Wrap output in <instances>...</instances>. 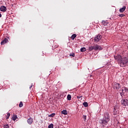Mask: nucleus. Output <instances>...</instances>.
<instances>
[{"mask_svg": "<svg viewBox=\"0 0 128 128\" xmlns=\"http://www.w3.org/2000/svg\"><path fill=\"white\" fill-rule=\"evenodd\" d=\"M102 24H103V26H107L108 24V21L102 20Z\"/></svg>", "mask_w": 128, "mask_h": 128, "instance_id": "10", "label": "nucleus"}, {"mask_svg": "<svg viewBox=\"0 0 128 128\" xmlns=\"http://www.w3.org/2000/svg\"><path fill=\"white\" fill-rule=\"evenodd\" d=\"M10 116V112H8L7 116H6V120H8Z\"/></svg>", "mask_w": 128, "mask_h": 128, "instance_id": "18", "label": "nucleus"}, {"mask_svg": "<svg viewBox=\"0 0 128 128\" xmlns=\"http://www.w3.org/2000/svg\"><path fill=\"white\" fill-rule=\"evenodd\" d=\"M83 118H84V122H86V116L84 115V116H83Z\"/></svg>", "mask_w": 128, "mask_h": 128, "instance_id": "25", "label": "nucleus"}, {"mask_svg": "<svg viewBox=\"0 0 128 128\" xmlns=\"http://www.w3.org/2000/svg\"><path fill=\"white\" fill-rule=\"evenodd\" d=\"M61 114H62L66 115L68 114V111L66 110H64L61 112Z\"/></svg>", "mask_w": 128, "mask_h": 128, "instance_id": "11", "label": "nucleus"}, {"mask_svg": "<svg viewBox=\"0 0 128 128\" xmlns=\"http://www.w3.org/2000/svg\"><path fill=\"white\" fill-rule=\"evenodd\" d=\"M115 86H116V90H120V84L116 83Z\"/></svg>", "mask_w": 128, "mask_h": 128, "instance_id": "12", "label": "nucleus"}, {"mask_svg": "<svg viewBox=\"0 0 128 128\" xmlns=\"http://www.w3.org/2000/svg\"><path fill=\"white\" fill-rule=\"evenodd\" d=\"M0 18H2V14H0Z\"/></svg>", "mask_w": 128, "mask_h": 128, "instance_id": "33", "label": "nucleus"}, {"mask_svg": "<svg viewBox=\"0 0 128 128\" xmlns=\"http://www.w3.org/2000/svg\"><path fill=\"white\" fill-rule=\"evenodd\" d=\"M124 91L125 92H128V88L126 87H124Z\"/></svg>", "mask_w": 128, "mask_h": 128, "instance_id": "21", "label": "nucleus"}, {"mask_svg": "<svg viewBox=\"0 0 128 128\" xmlns=\"http://www.w3.org/2000/svg\"><path fill=\"white\" fill-rule=\"evenodd\" d=\"M54 116H56V114L53 113L52 114L48 115V118H54Z\"/></svg>", "mask_w": 128, "mask_h": 128, "instance_id": "17", "label": "nucleus"}, {"mask_svg": "<svg viewBox=\"0 0 128 128\" xmlns=\"http://www.w3.org/2000/svg\"><path fill=\"white\" fill-rule=\"evenodd\" d=\"M88 50L90 51L94 50H102V46L96 44L94 46H90Z\"/></svg>", "mask_w": 128, "mask_h": 128, "instance_id": "3", "label": "nucleus"}, {"mask_svg": "<svg viewBox=\"0 0 128 128\" xmlns=\"http://www.w3.org/2000/svg\"><path fill=\"white\" fill-rule=\"evenodd\" d=\"M86 48H82L80 49V52H86Z\"/></svg>", "mask_w": 128, "mask_h": 128, "instance_id": "19", "label": "nucleus"}, {"mask_svg": "<svg viewBox=\"0 0 128 128\" xmlns=\"http://www.w3.org/2000/svg\"><path fill=\"white\" fill-rule=\"evenodd\" d=\"M4 128H9L10 126H8V124H5L4 125Z\"/></svg>", "mask_w": 128, "mask_h": 128, "instance_id": "20", "label": "nucleus"}, {"mask_svg": "<svg viewBox=\"0 0 128 128\" xmlns=\"http://www.w3.org/2000/svg\"><path fill=\"white\" fill-rule=\"evenodd\" d=\"M84 106H85V108H88V104L87 102H84L82 104Z\"/></svg>", "mask_w": 128, "mask_h": 128, "instance_id": "13", "label": "nucleus"}, {"mask_svg": "<svg viewBox=\"0 0 128 128\" xmlns=\"http://www.w3.org/2000/svg\"><path fill=\"white\" fill-rule=\"evenodd\" d=\"M48 128H54V124H50L48 126Z\"/></svg>", "mask_w": 128, "mask_h": 128, "instance_id": "22", "label": "nucleus"}, {"mask_svg": "<svg viewBox=\"0 0 128 128\" xmlns=\"http://www.w3.org/2000/svg\"><path fill=\"white\" fill-rule=\"evenodd\" d=\"M22 106H24V104H22V102H20V104H19V107L22 108Z\"/></svg>", "mask_w": 128, "mask_h": 128, "instance_id": "23", "label": "nucleus"}, {"mask_svg": "<svg viewBox=\"0 0 128 128\" xmlns=\"http://www.w3.org/2000/svg\"><path fill=\"white\" fill-rule=\"evenodd\" d=\"M82 98V96H77V98Z\"/></svg>", "mask_w": 128, "mask_h": 128, "instance_id": "27", "label": "nucleus"}, {"mask_svg": "<svg viewBox=\"0 0 128 128\" xmlns=\"http://www.w3.org/2000/svg\"><path fill=\"white\" fill-rule=\"evenodd\" d=\"M121 104L124 106H128V99L123 98L121 100Z\"/></svg>", "mask_w": 128, "mask_h": 128, "instance_id": "4", "label": "nucleus"}, {"mask_svg": "<svg viewBox=\"0 0 128 128\" xmlns=\"http://www.w3.org/2000/svg\"><path fill=\"white\" fill-rule=\"evenodd\" d=\"M76 38V34H73L71 36L72 40H74Z\"/></svg>", "mask_w": 128, "mask_h": 128, "instance_id": "16", "label": "nucleus"}, {"mask_svg": "<svg viewBox=\"0 0 128 128\" xmlns=\"http://www.w3.org/2000/svg\"><path fill=\"white\" fill-rule=\"evenodd\" d=\"M110 114L108 112L104 113V118L103 120H100V123L102 124V126H106L108 123L110 122Z\"/></svg>", "mask_w": 128, "mask_h": 128, "instance_id": "2", "label": "nucleus"}, {"mask_svg": "<svg viewBox=\"0 0 128 128\" xmlns=\"http://www.w3.org/2000/svg\"><path fill=\"white\" fill-rule=\"evenodd\" d=\"M114 58L118 60V64L122 68H124L128 66V58L126 57L122 56L118 54L114 56Z\"/></svg>", "mask_w": 128, "mask_h": 128, "instance_id": "1", "label": "nucleus"}, {"mask_svg": "<svg viewBox=\"0 0 128 128\" xmlns=\"http://www.w3.org/2000/svg\"><path fill=\"white\" fill-rule=\"evenodd\" d=\"M0 10L4 12L6 10H7V9L5 6H2L0 8Z\"/></svg>", "mask_w": 128, "mask_h": 128, "instance_id": "6", "label": "nucleus"}, {"mask_svg": "<svg viewBox=\"0 0 128 128\" xmlns=\"http://www.w3.org/2000/svg\"><path fill=\"white\" fill-rule=\"evenodd\" d=\"M126 6H124L122 8L120 9V12H124V10H126Z\"/></svg>", "mask_w": 128, "mask_h": 128, "instance_id": "9", "label": "nucleus"}, {"mask_svg": "<svg viewBox=\"0 0 128 128\" xmlns=\"http://www.w3.org/2000/svg\"><path fill=\"white\" fill-rule=\"evenodd\" d=\"M124 94L122 93V92L120 93V96H122V94Z\"/></svg>", "mask_w": 128, "mask_h": 128, "instance_id": "31", "label": "nucleus"}, {"mask_svg": "<svg viewBox=\"0 0 128 128\" xmlns=\"http://www.w3.org/2000/svg\"><path fill=\"white\" fill-rule=\"evenodd\" d=\"M27 122L28 124H32V122H34V119H32V118H30L27 120Z\"/></svg>", "mask_w": 128, "mask_h": 128, "instance_id": "8", "label": "nucleus"}, {"mask_svg": "<svg viewBox=\"0 0 128 128\" xmlns=\"http://www.w3.org/2000/svg\"><path fill=\"white\" fill-rule=\"evenodd\" d=\"M118 16H120V18H124V16H126V15L124 14H119Z\"/></svg>", "mask_w": 128, "mask_h": 128, "instance_id": "24", "label": "nucleus"}, {"mask_svg": "<svg viewBox=\"0 0 128 128\" xmlns=\"http://www.w3.org/2000/svg\"><path fill=\"white\" fill-rule=\"evenodd\" d=\"M18 118V116L14 115V116L12 117V120H16Z\"/></svg>", "mask_w": 128, "mask_h": 128, "instance_id": "14", "label": "nucleus"}, {"mask_svg": "<svg viewBox=\"0 0 128 128\" xmlns=\"http://www.w3.org/2000/svg\"><path fill=\"white\" fill-rule=\"evenodd\" d=\"M102 36L100 34H98V35L96 36L94 38V42H98V41L102 40Z\"/></svg>", "mask_w": 128, "mask_h": 128, "instance_id": "5", "label": "nucleus"}, {"mask_svg": "<svg viewBox=\"0 0 128 128\" xmlns=\"http://www.w3.org/2000/svg\"><path fill=\"white\" fill-rule=\"evenodd\" d=\"M70 56H72V58H74L75 56L74 53H72V54H70Z\"/></svg>", "mask_w": 128, "mask_h": 128, "instance_id": "26", "label": "nucleus"}, {"mask_svg": "<svg viewBox=\"0 0 128 128\" xmlns=\"http://www.w3.org/2000/svg\"><path fill=\"white\" fill-rule=\"evenodd\" d=\"M114 113H116V108H114Z\"/></svg>", "mask_w": 128, "mask_h": 128, "instance_id": "29", "label": "nucleus"}, {"mask_svg": "<svg viewBox=\"0 0 128 128\" xmlns=\"http://www.w3.org/2000/svg\"><path fill=\"white\" fill-rule=\"evenodd\" d=\"M68 100H72V96L70 94H68L67 96Z\"/></svg>", "mask_w": 128, "mask_h": 128, "instance_id": "15", "label": "nucleus"}, {"mask_svg": "<svg viewBox=\"0 0 128 128\" xmlns=\"http://www.w3.org/2000/svg\"><path fill=\"white\" fill-rule=\"evenodd\" d=\"M115 114H116V112Z\"/></svg>", "mask_w": 128, "mask_h": 128, "instance_id": "34", "label": "nucleus"}, {"mask_svg": "<svg viewBox=\"0 0 128 128\" xmlns=\"http://www.w3.org/2000/svg\"><path fill=\"white\" fill-rule=\"evenodd\" d=\"M54 46V48H58V46Z\"/></svg>", "mask_w": 128, "mask_h": 128, "instance_id": "30", "label": "nucleus"}, {"mask_svg": "<svg viewBox=\"0 0 128 128\" xmlns=\"http://www.w3.org/2000/svg\"><path fill=\"white\" fill-rule=\"evenodd\" d=\"M32 88V85L30 86V88Z\"/></svg>", "mask_w": 128, "mask_h": 128, "instance_id": "32", "label": "nucleus"}, {"mask_svg": "<svg viewBox=\"0 0 128 128\" xmlns=\"http://www.w3.org/2000/svg\"><path fill=\"white\" fill-rule=\"evenodd\" d=\"M8 42V38H5L4 40L1 42L0 44L2 46L3 44H6Z\"/></svg>", "mask_w": 128, "mask_h": 128, "instance_id": "7", "label": "nucleus"}, {"mask_svg": "<svg viewBox=\"0 0 128 128\" xmlns=\"http://www.w3.org/2000/svg\"><path fill=\"white\" fill-rule=\"evenodd\" d=\"M124 88H123L122 89V94H124Z\"/></svg>", "mask_w": 128, "mask_h": 128, "instance_id": "28", "label": "nucleus"}]
</instances>
